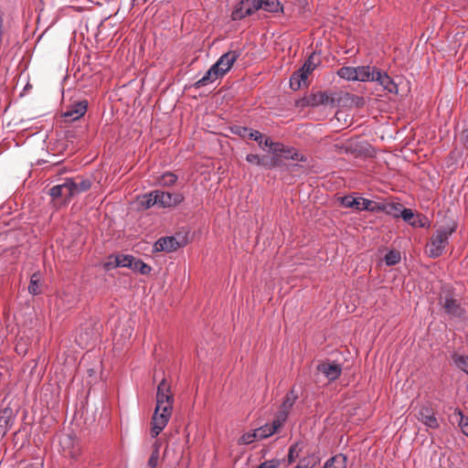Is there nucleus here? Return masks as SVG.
I'll return each instance as SVG.
<instances>
[{
    "label": "nucleus",
    "mask_w": 468,
    "mask_h": 468,
    "mask_svg": "<svg viewBox=\"0 0 468 468\" xmlns=\"http://www.w3.org/2000/svg\"><path fill=\"white\" fill-rule=\"evenodd\" d=\"M173 397L170 393V387L163 378L157 387L156 406L152 419L151 435L153 438L165 428L173 411Z\"/></svg>",
    "instance_id": "obj_1"
},
{
    "label": "nucleus",
    "mask_w": 468,
    "mask_h": 468,
    "mask_svg": "<svg viewBox=\"0 0 468 468\" xmlns=\"http://www.w3.org/2000/svg\"><path fill=\"white\" fill-rule=\"evenodd\" d=\"M438 301L443 313L450 318H461L465 313L460 293L451 284L441 286Z\"/></svg>",
    "instance_id": "obj_2"
},
{
    "label": "nucleus",
    "mask_w": 468,
    "mask_h": 468,
    "mask_svg": "<svg viewBox=\"0 0 468 468\" xmlns=\"http://www.w3.org/2000/svg\"><path fill=\"white\" fill-rule=\"evenodd\" d=\"M73 189H75L74 178L66 177L62 184L50 187L48 194L53 201H58L61 206H67L73 198Z\"/></svg>",
    "instance_id": "obj_3"
},
{
    "label": "nucleus",
    "mask_w": 468,
    "mask_h": 468,
    "mask_svg": "<svg viewBox=\"0 0 468 468\" xmlns=\"http://www.w3.org/2000/svg\"><path fill=\"white\" fill-rule=\"evenodd\" d=\"M455 229L453 228L438 229L432 235L431 243L428 245L429 257L435 259L440 257L448 244L449 237Z\"/></svg>",
    "instance_id": "obj_4"
},
{
    "label": "nucleus",
    "mask_w": 468,
    "mask_h": 468,
    "mask_svg": "<svg viewBox=\"0 0 468 468\" xmlns=\"http://www.w3.org/2000/svg\"><path fill=\"white\" fill-rule=\"evenodd\" d=\"M261 6L260 0H239L233 7L230 18L233 21L244 19L260 10Z\"/></svg>",
    "instance_id": "obj_5"
},
{
    "label": "nucleus",
    "mask_w": 468,
    "mask_h": 468,
    "mask_svg": "<svg viewBox=\"0 0 468 468\" xmlns=\"http://www.w3.org/2000/svg\"><path fill=\"white\" fill-rule=\"evenodd\" d=\"M187 239L184 236H165L159 238L154 244V252H173L186 245Z\"/></svg>",
    "instance_id": "obj_6"
},
{
    "label": "nucleus",
    "mask_w": 468,
    "mask_h": 468,
    "mask_svg": "<svg viewBox=\"0 0 468 468\" xmlns=\"http://www.w3.org/2000/svg\"><path fill=\"white\" fill-rule=\"evenodd\" d=\"M158 197L160 208L176 207L185 200V196L181 192H168L158 189Z\"/></svg>",
    "instance_id": "obj_7"
},
{
    "label": "nucleus",
    "mask_w": 468,
    "mask_h": 468,
    "mask_svg": "<svg viewBox=\"0 0 468 468\" xmlns=\"http://www.w3.org/2000/svg\"><path fill=\"white\" fill-rule=\"evenodd\" d=\"M298 398L299 392L294 388H292L284 397L282 403L276 414V417L282 422L286 421L291 410L292 409Z\"/></svg>",
    "instance_id": "obj_8"
},
{
    "label": "nucleus",
    "mask_w": 468,
    "mask_h": 468,
    "mask_svg": "<svg viewBox=\"0 0 468 468\" xmlns=\"http://www.w3.org/2000/svg\"><path fill=\"white\" fill-rule=\"evenodd\" d=\"M417 418L428 429L435 430L440 427V422L436 418L435 411L429 404H424L420 408Z\"/></svg>",
    "instance_id": "obj_9"
},
{
    "label": "nucleus",
    "mask_w": 468,
    "mask_h": 468,
    "mask_svg": "<svg viewBox=\"0 0 468 468\" xmlns=\"http://www.w3.org/2000/svg\"><path fill=\"white\" fill-rule=\"evenodd\" d=\"M372 82H377L379 84L384 90L397 94L398 93V85L395 83L394 80L385 71L378 68H375L374 79Z\"/></svg>",
    "instance_id": "obj_10"
},
{
    "label": "nucleus",
    "mask_w": 468,
    "mask_h": 468,
    "mask_svg": "<svg viewBox=\"0 0 468 468\" xmlns=\"http://www.w3.org/2000/svg\"><path fill=\"white\" fill-rule=\"evenodd\" d=\"M89 102L86 99L72 101L68 109L63 112L64 118H69L70 121H78L87 112Z\"/></svg>",
    "instance_id": "obj_11"
},
{
    "label": "nucleus",
    "mask_w": 468,
    "mask_h": 468,
    "mask_svg": "<svg viewBox=\"0 0 468 468\" xmlns=\"http://www.w3.org/2000/svg\"><path fill=\"white\" fill-rule=\"evenodd\" d=\"M318 372L322 373L329 381L337 379L342 373L341 365L335 361H324L316 367Z\"/></svg>",
    "instance_id": "obj_12"
},
{
    "label": "nucleus",
    "mask_w": 468,
    "mask_h": 468,
    "mask_svg": "<svg viewBox=\"0 0 468 468\" xmlns=\"http://www.w3.org/2000/svg\"><path fill=\"white\" fill-rule=\"evenodd\" d=\"M225 76L224 71L218 69V66L211 67L204 73L201 79L193 83L192 87L195 89H200L208 84L215 82L218 79H222Z\"/></svg>",
    "instance_id": "obj_13"
},
{
    "label": "nucleus",
    "mask_w": 468,
    "mask_h": 468,
    "mask_svg": "<svg viewBox=\"0 0 468 468\" xmlns=\"http://www.w3.org/2000/svg\"><path fill=\"white\" fill-rule=\"evenodd\" d=\"M240 55L239 50H229L222 54L213 65L218 66V69L223 70L226 75Z\"/></svg>",
    "instance_id": "obj_14"
},
{
    "label": "nucleus",
    "mask_w": 468,
    "mask_h": 468,
    "mask_svg": "<svg viewBox=\"0 0 468 468\" xmlns=\"http://www.w3.org/2000/svg\"><path fill=\"white\" fill-rule=\"evenodd\" d=\"M282 159L293 160L299 162H306L307 157L301 154L294 148L284 145L282 143H277L275 149H273Z\"/></svg>",
    "instance_id": "obj_15"
},
{
    "label": "nucleus",
    "mask_w": 468,
    "mask_h": 468,
    "mask_svg": "<svg viewBox=\"0 0 468 468\" xmlns=\"http://www.w3.org/2000/svg\"><path fill=\"white\" fill-rule=\"evenodd\" d=\"M311 100L313 108L321 105H334L335 101L334 94L327 90L311 93Z\"/></svg>",
    "instance_id": "obj_16"
},
{
    "label": "nucleus",
    "mask_w": 468,
    "mask_h": 468,
    "mask_svg": "<svg viewBox=\"0 0 468 468\" xmlns=\"http://www.w3.org/2000/svg\"><path fill=\"white\" fill-rule=\"evenodd\" d=\"M283 423L284 422H282L275 416V419L272 420L271 423H267L256 429L258 438L260 440L269 438L270 436L274 434L278 431V429L282 427Z\"/></svg>",
    "instance_id": "obj_17"
},
{
    "label": "nucleus",
    "mask_w": 468,
    "mask_h": 468,
    "mask_svg": "<svg viewBox=\"0 0 468 468\" xmlns=\"http://www.w3.org/2000/svg\"><path fill=\"white\" fill-rule=\"evenodd\" d=\"M140 207L144 209H149L154 206L159 207V197H158V189L152 190L144 194L140 200Z\"/></svg>",
    "instance_id": "obj_18"
},
{
    "label": "nucleus",
    "mask_w": 468,
    "mask_h": 468,
    "mask_svg": "<svg viewBox=\"0 0 468 468\" xmlns=\"http://www.w3.org/2000/svg\"><path fill=\"white\" fill-rule=\"evenodd\" d=\"M27 290L33 296L42 293V273L40 271H36L31 275Z\"/></svg>",
    "instance_id": "obj_19"
},
{
    "label": "nucleus",
    "mask_w": 468,
    "mask_h": 468,
    "mask_svg": "<svg viewBox=\"0 0 468 468\" xmlns=\"http://www.w3.org/2000/svg\"><path fill=\"white\" fill-rule=\"evenodd\" d=\"M356 193H352L350 195H346L339 197V204L346 208H353L355 210L360 211V199L361 197H356Z\"/></svg>",
    "instance_id": "obj_20"
},
{
    "label": "nucleus",
    "mask_w": 468,
    "mask_h": 468,
    "mask_svg": "<svg viewBox=\"0 0 468 468\" xmlns=\"http://www.w3.org/2000/svg\"><path fill=\"white\" fill-rule=\"evenodd\" d=\"M375 66L374 67H370V66H359V67H356V81H363V82H366V81H373V79H374V72H375Z\"/></svg>",
    "instance_id": "obj_21"
},
{
    "label": "nucleus",
    "mask_w": 468,
    "mask_h": 468,
    "mask_svg": "<svg viewBox=\"0 0 468 468\" xmlns=\"http://www.w3.org/2000/svg\"><path fill=\"white\" fill-rule=\"evenodd\" d=\"M261 9L269 13H283V5L279 0H260Z\"/></svg>",
    "instance_id": "obj_22"
},
{
    "label": "nucleus",
    "mask_w": 468,
    "mask_h": 468,
    "mask_svg": "<svg viewBox=\"0 0 468 468\" xmlns=\"http://www.w3.org/2000/svg\"><path fill=\"white\" fill-rule=\"evenodd\" d=\"M178 180V176L170 171H166L161 174L157 178V184L161 186L170 187L176 185Z\"/></svg>",
    "instance_id": "obj_23"
},
{
    "label": "nucleus",
    "mask_w": 468,
    "mask_h": 468,
    "mask_svg": "<svg viewBox=\"0 0 468 468\" xmlns=\"http://www.w3.org/2000/svg\"><path fill=\"white\" fill-rule=\"evenodd\" d=\"M115 259V266L117 268L122 267V268H128L132 267V262L134 260V257L130 254H115L111 255L110 259Z\"/></svg>",
    "instance_id": "obj_24"
},
{
    "label": "nucleus",
    "mask_w": 468,
    "mask_h": 468,
    "mask_svg": "<svg viewBox=\"0 0 468 468\" xmlns=\"http://www.w3.org/2000/svg\"><path fill=\"white\" fill-rule=\"evenodd\" d=\"M452 359L457 368L468 375V356L453 353Z\"/></svg>",
    "instance_id": "obj_25"
},
{
    "label": "nucleus",
    "mask_w": 468,
    "mask_h": 468,
    "mask_svg": "<svg viewBox=\"0 0 468 468\" xmlns=\"http://www.w3.org/2000/svg\"><path fill=\"white\" fill-rule=\"evenodd\" d=\"M452 418L458 422L463 433L468 437V417L464 416L460 409H455Z\"/></svg>",
    "instance_id": "obj_26"
},
{
    "label": "nucleus",
    "mask_w": 468,
    "mask_h": 468,
    "mask_svg": "<svg viewBox=\"0 0 468 468\" xmlns=\"http://www.w3.org/2000/svg\"><path fill=\"white\" fill-rule=\"evenodd\" d=\"M401 261V254L399 250H388L384 256V262L388 267H392Z\"/></svg>",
    "instance_id": "obj_27"
},
{
    "label": "nucleus",
    "mask_w": 468,
    "mask_h": 468,
    "mask_svg": "<svg viewBox=\"0 0 468 468\" xmlns=\"http://www.w3.org/2000/svg\"><path fill=\"white\" fill-rule=\"evenodd\" d=\"M130 270L146 275L151 272L152 267L149 264L145 263L143 260L134 257V260L132 262V267H130Z\"/></svg>",
    "instance_id": "obj_28"
},
{
    "label": "nucleus",
    "mask_w": 468,
    "mask_h": 468,
    "mask_svg": "<svg viewBox=\"0 0 468 468\" xmlns=\"http://www.w3.org/2000/svg\"><path fill=\"white\" fill-rule=\"evenodd\" d=\"M356 67H342L337 74L341 79L356 81Z\"/></svg>",
    "instance_id": "obj_29"
},
{
    "label": "nucleus",
    "mask_w": 468,
    "mask_h": 468,
    "mask_svg": "<svg viewBox=\"0 0 468 468\" xmlns=\"http://www.w3.org/2000/svg\"><path fill=\"white\" fill-rule=\"evenodd\" d=\"M333 465L335 468H346V456L343 453L336 454L327 460V466Z\"/></svg>",
    "instance_id": "obj_30"
},
{
    "label": "nucleus",
    "mask_w": 468,
    "mask_h": 468,
    "mask_svg": "<svg viewBox=\"0 0 468 468\" xmlns=\"http://www.w3.org/2000/svg\"><path fill=\"white\" fill-rule=\"evenodd\" d=\"M402 208L403 206L399 203H387L385 214L395 218H399V212Z\"/></svg>",
    "instance_id": "obj_31"
},
{
    "label": "nucleus",
    "mask_w": 468,
    "mask_h": 468,
    "mask_svg": "<svg viewBox=\"0 0 468 468\" xmlns=\"http://www.w3.org/2000/svg\"><path fill=\"white\" fill-rule=\"evenodd\" d=\"M303 449L302 442H295L292 444L288 452V463H292L299 457Z\"/></svg>",
    "instance_id": "obj_32"
},
{
    "label": "nucleus",
    "mask_w": 468,
    "mask_h": 468,
    "mask_svg": "<svg viewBox=\"0 0 468 468\" xmlns=\"http://www.w3.org/2000/svg\"><path fill=\"white\" fill-rule=\"evenodd\" d=\"M92 186V182L89 178L82 179L79 184L75 182V189H73V197L77 194L86 192L90 190Z\"/></svg>",
    "instance_id": "obj_33"
},
{
    "label": "nucleus",
    "mask_w": 468,
    "mask_h": 468,
    "mask_svg": "<svg viewBox=\"0 0 468 468\" xmlns=\"http://www.w3.org/2000/svg\"><path fill=\"white\" fill-rule=\"evenodd\" d=\"M12 425L11 412L8 410H5L3 414L0 416V428L6 431Z\"/></svg>",
    "instance_id": "obj_34"
},
{
    "label": "nucleus",
    "mask_w": 468,
    "mask_h": 468,
    "mask_svg": "<svg viewBox=\"0 0 468 468\" xmlns=\"http://www.w3.org/2000/svg\"><path fill=\"white\" fill-rule=\"evenodd\" d=\"M249 128L248 126H242V125H239V124H234V125H231L229 127V131L231 133L235 134V135H238L241 138H246L247 137V133L249 132Z\"/></svg>",
    "instance_id": "obj_35"
},
{
    "label": "nucleus",
    "mask_w": 468,
    "mask_h": 468,
    "mask_svg": "<svg viewBox=\"0 0 468 468\" xmlns=\"http://www.w3.org/2000/svg\"><path fill=\"white\" fill-rule=\"evenodd\" d=\"M247 137L254 142H257L260 148H262L263 134L260 131L254 130L250 127L249 132L247 133Z\"/></svg>",
    "instance_id": "obj_36"
},
{
    "label": "nucleus",
    "mask_w": 468,
    "mask_h": 468,
    "mask_svg": "<svg viewBox=\"0 0 468 468\" xmlns=\"http://www.w3.org/2000/svg\"><path fill=\"white\" fill-rule=\"evenodd\" d=\"M317 462L318 459L314 456V454H312L301 459L298 465L302 466V468H314Z\"/></svg>",
    "instance_id": "obj_37"
},
{
    "label": "nucleus",
    "mask_w": 468,
    "mask_h": 468,
    "mask_svg": "<svg viewBox=\"0 0 468 468\" xmlns=\"http://www.w3.org/2000/svg\"><path fill=\"white\" fill-rule=\"evenodd\" d=\"M399 218H401L406 223L411 226V222L414 219L415 214L411 208L403 207L399 212Z\"/></svg>",
    "instance_id": "obj_38"
},
{
    "label": "nucleus",
    "mask_w": 468,
    "mask_h": 468,
    "mask_svg": "<svg viewBox=\"0 0 468 468\" xmlns=\"http://www.w3.org/2000/svg\"><path fill=\"white\" fill-rule=\"evenodd\" d=\"M313 71H311L310 69H306V68H303V66H301V68L298 69L296 71H294L293 74H295L297 78H300V80H303L304 86H307L306 80L308 79V76Z\"/></svg>",
    "instance_id": "obj_39"
},
{
    "label": "nucleus",
    "mask_w": 468,
    "mask_h": 468,
    "mask_svg": "<svg viewBox=\"0 0 468 468\" xmlns=\"http://www.w3.org/2000/svg\"><path fill=\"white\" fill-rule=\"evenodd\" d=\"M313 71H311L310 69H306V68H303V66H301V68L298 69L296 71H294L293 74H295L297 78H300V80H303L304 86H307L306 80L308 79V76Z\"/></svg>",
    "instance_id": "obj_40"
},
{
    "label": "nucleus",
    "mask_w": 468,
    "mask_h": 468,
    "mask_svg": "<svg viewBox=\"0 0 468 468\" xmlns=\"http://www.w3.org/2000/svg\"><path fill=\"white\" fill-rule=\"evenodd\" d=\"M295 107L300 109H305L308 107H313L311 94L304 95L303 98L295 101Z\"/></svg>",
    "instance_id": "obj_41"
},
{
    "label": "nucleus",
    "mask_w": 468,
    "mask_h": 468,
    "mask_svg": "<svg viewBox=\"0 0 468 468\" xmlns=\"http://www.w3.org/2000/svg\"><path fill=\"white\" fill-rule=\"evenodd\" d=\"M256 440H260L258 438L256 430H254L253 432L244 433L240 438L241 443H244V444H250Z\"/></svg>",
    "instance_id": "obj_42"
},
{
    "label": "nucleus",
    "mask_w": 468,
    "mask_h": 468,
    "mask_svg": "<svg viewBox=\"0 0 468 468\" xmlns=\"http://www.w3.org/2000/svg\"><path fill=\"white\" fill-rule=\"evenodd\" d=\"M262 155L261 154H248L245 157V160L249 163V164H251V165H255L257 166H260L261 165V161H262Z\"/></svg>",
    "instance_id": "obj_43"
},
{
    "label": "nucleus",
    "mask_w": 468,
    "mask_h": 468,
    "mask_svg": "<svg viewBox=\"0 0 468 468\" xmlns=\"http://www.w3.org/2000/svg\"><path fill=\"white\" fill-rule=\"evenodd\" d=\"M290 88L296 91L298 90H300L303 84V80H300V78H297L295 74H292V76L290 77Z\"/></svg>",
    "instance_id": "obj_44"
},
{
    "label": "nucleus",
    "mask_w": 468,
    "mask_h": 468,
    "mask_svg": "<svg viewBox=\"0 0 468 468\" xmlns=\"http://www.w3.org/2000/svg\"><path fill=\"white\" fill-rule=\"evenodd\" d=\"M314 56H315V53L313 52L308 58L307 59L303 62V64L302 65L303 68H306V69H310L311 71H314L317 65L319 64V62H314Z\"/></svg>",
    "instance_id": "obj_45"
},
{
    "label": "nucleus",
    "mask_w": 468,
    "mask_h": 468,
    "mask_svg": "<svg viewBox=\"0 0 468 468\" xmlns=\"http://www.w3.org/2000/svg\"><path fill=\"white\" fill-rule=\"evenodd\" d=\"M281 464L279 459L267 460L261 463L257 468H278Z\"/></svg>",
    "instance_id": "obj_46"
},
{
    "label": "nucleus",
    "mask_w": 468,
    "mask_h": 468,
    "mask_svg": "<svg viewBox=\"0 0 468 468\" xmlns=\"http://www.w3.org/2000/svg\"><path fill=\"white\" fill-rule=\"evenodd\" d=\"M277 143L278 142H273L271 137L265 136L263 134L262 148L261 149L264 150V147H267L268 148V152H271V151H272V149H275Z\"/></svg>",
    "instance_id": "obj_47"
},
{
    "label": "nucleus",
    "mask_w": 468,
    "mask_h": 468,
    "mask_svg": "<svg viewBox=\"0 0 468 468\" xmlns=\"http://www.w3.org/2000/svg\"><path fill=\"white\" fill-rule=\"evenodd\" d=\"M261 158H262V161H261V167H262V168H264L266 170H271V169L275 168V165L273 164L271 156L262 155Z\"/></svg>",
    "instance_id": "obj_48"
},
{
    "label": "nucleus",
    "mask_w": 468,
    "mask_h": 468,
    "mask_svg": "<svg viewBox=\"0 0 468 468\" xmlns=\"http://www.w3.org/2000/svg\"><path fill=\"white\" fill-rule=\"evenodd\" d=\"M427 221V218L421 215H415L414 219L411 222L412 227H420L423 228L425 227V223Z\"/></svg>",
    "instance_id": "obj_49"
},
{
    "label": "nucleus",
    "mask_w": 468,
    "mask_h": 468,
    "mask_svg": "<svg viewBox=\"0 0 468 468\" xmlns=\"http://www.w3.org/2000/svg\"><path fill=\"white\" fill-rule=\"evenodd\" d=\"M373 205V201L361 197L360 199V211H368L370 212L371 206Z\"/></svg>",
    "instance_id": "obj_50"
},
{
    "label": "nucleus",
    "mask_w": 468,
    "mask_h": 468,
    "mask_svg": "<svg viewBox=\"0 0 468 468\" xmlns=\"http://www.w3.org/2000/svg\"><path fill=\"white\" fill-rule=\"evenodd\" d=\"M386 204L387 203H378V202L373 201V205L371 206L370 212H372V213L384 212L385 213Z\"/></svg>",
    "instance_id": "obj_51"
},
{
    "label": "nucleus",
    "mask_w": 468,
    "mask_h": 468,
    "mask_svg": "<svg viewBox=\"0 0 468 468\" xmlns=\"http://www.w3.org/2000/svg\"><path fill=\"white\" fill-rule=\"evenodd\" d=\"M271 154V159L273 161V164L275 167H280L283 165L282 158L273 150L270 152Z\"/></svg>",
    "instance_id": "obj_52"
},
{
    "label": "nucleus",
    "mask_w": 468,
    "mask_h": 468,
    "mask_svg": "<svg viewBox=\"0 0 468 468\" xmlns=\"http://www.w3.org/2000/svg\"><path fill=\"white\" fill-rule=\"evenodd\" d=\"M103 268H104V270H105V271H111V270H112V269L117 268V266H115V260H114L113 261H109L105 262V263L103 264Z\"/></svg>",
    "instance_id": "obj_53"
},
{
    "label": "nucleus",
    "mask_w": 468,
    "mask_h": 468,
    "mask_svg": "<svg viewBox=\"0 0 468 468\" xmlns=\"http://www.w3.org/2000/svg\"><path fill=\"white\" fill-rule=\"evenodd\" d=\"M463 135H464V144H465V147L466 149L468 150V129H465L463 131Z\"/></svg>",
    "instance_id": "obj_54"
},
{
    "label": "nucleus",
    "mask_w": 468,
    "mask_h": 468,
    "mask_svg": "<svg viewBox=\"0 0 468 468\" xmlns=\"http://www.w3.org/2000/svg\"><path fill=\"white\" fill-rule=\"evenodd\" d=\"M137 1H138V0H132V1H131L132 3H131L130 9H132V8L134 6V5H135V3H136Z\"/></svg>",
    "instance_id": "obj_55"
},
{
    "label": "nucleus",
    "mask_w": 468,
    "mask_h": 468,
    "mask_svg": "<svg viewBox=\"0 0 468 468\" xmlns=\"http://www.w3.org/2000/svg\"><path fill=\"white\" fill-rule=\"evenodd\" d=\"M149 463H150L151 465H153V466L155 464V463H154V458H153V457H151V459H150V461H149Z\"/></svg>",
    "instance_id": "obj_56"
},
{
    "label": "nucleus",
    "mask_w": 468,
    "mask_h": 468,
    "mask_svg": "<svg viewBox=\"0 0 468 468\" xmlns=\"http://www.w3.org/2000/svg\"><path fill=\"white\" fill-rule=\"evenodd\" d=\"M324 468H335L334 467L333 465H331L330 467L327 466V461L325 462L324 465Z\"/></svg>",
    "instance_id": "obj_57"
},
{
    "label": "nucleus",
    "mask_w": 468,
    "mask_h": 468,
    "mask_svg": "<svg viewBox=\"0 0 468 468\" xmlns=\"http://www.w3.org/2000/svg\"><path fill=\"white\" fill-rule=\"evenodd\" d=\"M93 372H94L93 369H90L89 370V373H90V376L93 374Z\"/></svg>",
    "instance_id": "obj_58"
}]
</instances>
